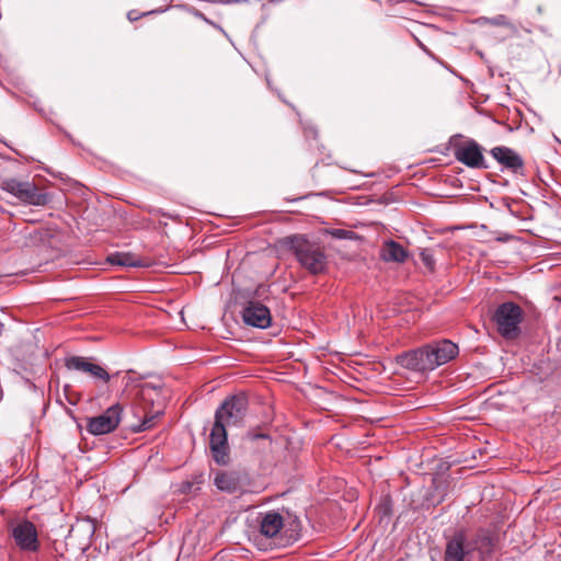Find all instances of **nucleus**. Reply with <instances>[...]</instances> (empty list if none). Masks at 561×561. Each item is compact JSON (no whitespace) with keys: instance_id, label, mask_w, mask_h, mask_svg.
<instances>
[{"instance_id":"obj_5","label":"nucleus","mask_w":561,"mask_h":561,"mask_svg":"<svg viewBox=\"0 0 561 561\" xmlns=\"http://www.w3.org/2000/svg\"><path fill=\"white\" fill-rule=\"evenodd\" d=\"M1 188L13 195L21 203L32 206H45L49 203L48 193L41 191L34 182L20 181L18 179H4Z\"/></svg>"},{"instance_id":"obj_28","label":"nucleus","mask_w":561,"mask_h":561,"mask_svg":"<svg viewBox=\"0 0 561 561\" xmlns=\"http://www.w3.org/2000/svg\"><path fill=\"white\" fill-rule=\"evenodd\" d=\"M317 134H318V131H317L316 128H309V129L306 130V135L307 136H312L313 138L317 137Z\"/></svg>"},{"instance_id":"obj_3","label":"nucleus","mask_w":561,"mask_h":561,"mask_svg":"<svg viewBox=\"0 0 561 561\" xmlns=\"http://www.w3.org/2000/svg\"><path fill=\"white\" fill-rule=\"evenodd\" d=\"M524 319V310L513 301L499 305L492 316L499 334L506 340H515L520 333V323Z\"/></svg>"},{"instance_id":"obj_18","label":"nucleus","mask_w":561,"mask_h":561,"mask_svg":"<svg viewBox=\"0 0 561 561\" xmlns=\"http://www.w3.org/2000/svg\"><path fill=\"white\" fill-rule=\"evenodd\" d=\"M108 262L113 265L126 266V267H149L151 265L150 260L141 259L133 253L116 252L108 256Z\"/></svg>"},{"instance_id":"obj_2","label":"nucleus","mask_w":561,"mask_h":561,"mask_svg":"<svg viewBox=\"0 0 561 561\" xmlns=\"http://www.w3.org/2000/svg\"><path fill=\"white\" fill-rule=\"evenodd\" d=\"M282 244L296 257L302 268L311 275H320L328 270V256L323 248L304 234L285 237Z\"/></svg>"},{"instance_id":"obj_4","label":"nucleus","mask_w":561,"mask_h":561,"mask_svg":"<svg viewBox=\"0 0 561 561\" xmlns=\"http://www.w3.org/2000/svg\"><path fill=\"white\" fill-rule=\"evenodd\" d=\"M449 147L455 159L471 169H488L483 148L472 138L456 134L449 139Z\"/></svg>"},{"instance_id":"obj_13","label":"nucleus","mask_w":561,"mask_h":561,"mask_svg":"<svg viewBox=\"0 0 561 561\" xmlns=\"http://www.w3.org/2000/svg\"><path fill=\"white\" fill-rule=\"evenodd\" d=\"M242 319L245 324L266 329L271 325L272 316L270 309L259 301H249L242 310Z\"/></svg>"},{"instance_id":"obj_20","label":"nucleus","mask_w":561,"mask_h":561,"mask_svg":"<svg viewBox=\"0 0 561 561\" xmlns=\"http://www.w3.org/2000/svg\"><path fill=\"white\" fill-rule=\"evenodd\" d=\"M160 415H161V412H157L154 414L146 415L144 417V420L138 425H135L133 427V432L134 433H140V432H145L147 430L152 428L156 425V421L159 419Z\"/></svg>"},{"instance_id":"obj_19","label":"nucleus","mask_w":561,"mask_h":561,"mask_svg":"<svg viewBox=\"0 0 561 561\" xmlns=\"http://www.w3.org/2000/svg\"><path fill=\"white\" fill-rule=\"evenodd\" d=\"M173 0H156V1H152V4H157V3H161V4L150 9L148 11H145V12H139L137 10H130V11L127 12V19L130 22H135V21H138L139 19L145 18V16L163 13V12H165L170 8V3Z\"/></svg>"},{"instance_id":"obj_22","label":"nucleus","mask_w":561,"mask_h":561,"mask_svg":"<svg viewBox=\"0 0 561 561\" xmlns=\"http://www.w3.org/2000/svg\"><path fill=\"white\" fill-rule=\"evenodd\" d=\"M421 261L423 264L430 270L434 271L435 268V259L433 255L432 250L430 249H423L420 253Z\"/></svg>"},{"instance_id":"obj_21","label":"nucleus","mask_w":561,"mask_h":561,"mask_svg":"<svg viewBox=\"0 0 561 561\" xmlns=\"http://www.w3.org/2000/svg\"><path fill=\"white\" fill-rule=\"evenodd\" d=\"M485 21L495 26H504L511 31H515L514 24L510 21V19L504 14H499L492 19H485Z\"/></svg>"},{"instance_id":"obj_6","label":"nucleus","mask_w":561,"mask_h":561,"mask_svg":"<svg viewBox=\"0 0 561 561\" xmlns=\"http://www.w3.org/2000/svg\"><path fill=\"white\" fill-rule=\"evenodd\" d=\"M248 398L245 394H234L227 398L215 412V422L225 426L240 425L248 412Z\"/></svg>"},{"instance_id":"obj_1","label":"nucleus","mask_w":561,"mask_h":561,"mask_svg":"<svg viewBox=\"0 0 561 561\" xmlns=\"http://www.w3.org/2000/svg\"><path fill=\"white\" fill-rule=\"evenodd\" d=\"M500 543V536L492 528L480 527L469 539L465 529H459L447 540L443 561H470L477 552L480 561L492 557Z\"/></svg>"},{"instance_id":"obj_26","label":"nucleus","mask_w":561,"mask_h":561,"mask_svg":"<svg viewBox=\"0 0 561 561\" xmlns=\"http://www.w3.org/2000/svg\"><path fill=\"white\" fill-rule=\"evenodd\" d=\"M188 11H190L193 15H195L196 18H198V19H201V20L205 21L206 23H209V24L214 25V23H213L211 21H209V20L205 16V14H204L203 12H201V11L196 10L195 8H190V9H188Z\"/></svg>"},{"instance_id":"obj_17","label":"nucleus","mask_w":561,"mask_h":561,"mask_svg":"<svg viewBox=\"0 0 561 561\" xmlns=\"http://www.w3.org/2000/svg\"><path fill=\"white\" fill-rule=\"evenodd\" d=\"M408 251L399 242L386 241L380 250V257L385 262L403 263L408 259Z\"/></svg>"},{"instance_id":"obj_12","label":"nucleus","mask_w":561,"mask_h":561,"mask_svg":"<svg viewBox=\"0 0 561 561\" xmlns=\"http://www.w3.org/2000/svg\"><path fill=\"white\" fill-rule=\"evenodd\" d=\"M433 370L454 359L458 353V345L449 340H440L426 344Z\"/></svg>"},{"instance_id":"obj_15","label":"nucleus","mask_w":561,"mask_h":561,"mask_svg":"<svg viewBox=\"0 0 561 561\" xmlns=\"http://www.w3.org/2000/svg\"><path fill=\"white\" fill-rule=\"evenodd\" d=\"M214 484L226 493H236L242 489V479L237 471L219 470L215 473Z\"/></svg>"},{"instance_id":"obj_8","label":"nucleus","mask_w":561,"mask_h":561,"mask_svg":"<svg viewBox=\"0 0 561 561\" xmlns=\"http://www.w3.org/2000/svg\"><path fill=\"white\" fill-rule=\"evenodd\" d=\"M209 448L211 457L217 465L227 466L230 462L228 435L222 424L214 423L209 434Z\"/></svg>"},{"instance_id":"obj_29","label":"nucleus","mask_w":561,"mask_h":561,"mask_svg":"<svg viewBox=\"0 0 561 561\" xmlns=\"http://www.w3.org/2000/svg\"><path fill=\"white\" fill-rule=\"evenodd\" d=\"M268 435L266 434H257V435H254L253 438L256 439V438H267Z\"/></svg>"},{"instance_id":"obj_9","label":"nucleus","mask_w":561,"mask_h":561,"mask_svg":"<svg viewBox=\"0 0 561 561\" xmlns=\"http://www.w3.org/2000/svg\"><path fill=\"white\" fill-rule=\"evenodd\" d=\"M11 535L21 550L36 552L39 549L37 529L32 522H19L12 527Z\"/></svg>"},{"instance_id":"obj_27","label":"nucleus","mask_w":561,"mask_h":561,"mask_svg":"<svg viewBox=\"0 0 561 561\" xmlns=\"http://www.w3.org/2000/svg\"><path fill=\"white\" fill-rule=\"evenodd\" d=\"M351 233V231L343 230V229H336L332 234L336 238H345L346 234Z\"/></svg>"},{"instance_id":"obj_10","label":"nucleus","mask_w":561,"mask_h":561,"mask_svg":"<svg viewBox=\"0 0 561 561\" xmlns=\"http://www.w3.org/2000/svg\"><path fill=\"white\" fill-rule=\"evenodd\" d=\"M65 367L68 370H77L88 374L95 380L108 383L112 376L99 364L92 363L91 358L83 356H69L65 358Z\"/></svg>"},{"instance_id":"obj_14","label":"nucleus","mask_w":561,"mask_h":561,"mask_svg":"<svg viewBox=\"0 0 561 561\" xmlns=\"http://www.w3.org/2000/svg\"><path fill=\"white\" fill-rule=\"evenodd\" d=\"M490 154L503 167V169L517 175L525 174L524 160L512 148L497 146L490 150Z\"/></svg>"},{"instance_id":"obj_16","label":"nucleus","mask_w":561,"mask_h":561,"mask_svg":"<svg viewBox=\"0 0 561 561\" xmlns=\"http://www.w3.org/2000/svg\"><path fill=\"white\" fill-rule=\"evenodd\" d=\"M284 526V518L276 511H268L261 516L260 531L267 538L275 537Z\"/></svg>"},{"instance_id":"obj_30","label":"nucleus","mask_w":561,"mask_h":561,"mask_svg":"<svg viewBox=\"0 0 561 561\" xmlns=\"http://www.w3.org/2000/svg\"><path fill=\"white\" fill-rule=\"evenodd\" d=\"M124 379L126 380V387H127L131 382V377L126 376Z\"/></svg>"},{"instance_id":"obj_24","label":"nucleus","mask_w":561,"mask_h":561,"mask_svg":"<svg viewBox=\"0 0 561 561\" xmlns=\"http://www.w3.org/2000/svg\"><path fill=\"white\" fill-rule=\"evenodd\" d=\"M150 390L160 391L161 387L160 386L151 385L149 382H146V383L141 385L140 392H141L142 397H145Z\"/></svg>"},{"instance_id":"obj_7","label":"nucleus","mask_w":561,"mask_h":561,"mask_svg":"<svg viewBox=\"0 0 561 561\" xmlns=\"http://www.w3.org/2000/svg\"><path fill=\"white\" fill-rule=\"evenodd\" d=\"M123 407L119 403L107 408L102 414L88 420L87 430L93 435H104L117 428L122 420Z\"/></svg>"},{"instance_id":"obj_11","label":"nucleus","mask_w":561,"mask_h":561,"mask_svg":"<svg viewBox=\"0 0 561 561\" xmlns=\"http://www.w3.org/2000/svg\"><path fill=\"white\" fill-rule=\"evenodd\" d=\"M397 363L409 370L424 373L433 370L426 345L398 355Z\"/></svg>"},{"instance_id":"obj_23","label":"nucleus","mask_w":561,"mask_h":561,"mask_svg":"<svg viewBox=\"0 0 561 561\" xmlns=\"http://www.w3.org/2000/svg\"><path fill=\"white\" fill-rule=\"evenodd\" d=\"M503 10H511L517 5L518 0H494Z\"/></svg>"},{"instance_id":"obj_25","label":"nucleus","mask_w":561,"mask_h":561,"mask_svg":"<svg viewBox=\"0 0 561 561\" xmlns=\"http://www.w3.org/2000/svg\"><path fill=\"white\" fill-rule=\"evenodd\" d=\"M188 11H190L193 15H195L196 18H198V19H201V20L205 21L206 23H209V24L214 25V23H213L211 21H209V20L205 16V14H204L203 12H201V11L196 10L195 8H190V9H188Z\"/></svg>"}]
</instances>
